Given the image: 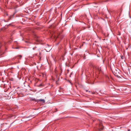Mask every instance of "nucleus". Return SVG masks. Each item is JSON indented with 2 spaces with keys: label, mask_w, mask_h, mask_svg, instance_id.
<instances>
[{
  "label": "nucleus",
  "mask_w": 131,
  "mask_h": 131,
  "mask_svg": "<svg viewBox=\"0 0 131 131\" xmlns=\"http://www.w3.org/2000/svg\"><path fill=\"white\" fill-rule=\"evenodd\" d=\"M41 85H42L41 84H40L39 85V86H41Z\"/></svg>",
  "instance_id": "10"
},
{
  "label": "nucleus",
  "mask_w": 131,
  "mask_h": 131,
  "mask_svg": "<svg viewBox=\"0 0 131 131\" xmlns=\"http://www.w3.org/2000/svg\"><path fill=\"white\" fill-rule=\"evenodd\" d=\"M33 101H35V102H42L43 103H44L45 102V101L44 99H39V100H36L34 99H33L32 100Z\"/></svg>",
  "instance_id": "3"
},
{
  "label": "nucleus",
  "mask_w": 131,
  "mask_h": 131,
  "mask_svg": "<svg viewBox=\"0 0 131 131\" xmlns=\"http://www.w3.org/2000/svg\"><path fill=\"white\" fill-rule=\"evenodd\" d=\"M35 49V48H33V49L34 50V49Z\"/></svg>",
  "instance_id": "11"
},
{
  "label": "nucleus",
  "mask_w": 131,
  "mask_h": 131,
  "mask_svg": "<svg viewBox=\"0 0 131 131\" xmlns=\"http://www.w3.org/2000/svg\"><path fill=\"white\" fill-rule=\"evenodd\" d=\"M89 83L91 84H94V83L91 82V83Z\"/></svg>",
  "instance_id": "9"
},
{
  "label": "nucleus",
  "mask_w": 131,
  "mask_h": 131,
  "mask_svg": "<svg viewBox=\"0 0 131 131\" xmlns=\"http://www.w3.org/2000/svg\"><path fill=\"white\" fill-rule=\"evenodd\" d=\"M98 70L99 71H100L101 70L100 69V68H99L98 67Z\"/></svg>",
  "instance_id": "8"
},
{
  "label": "nucleus",
  "mask_w": 131,
  "mask_h": 131,
  "mask_svg": "<svg viewBox=\"0 0 131 131\" xmlns=\"http://www.w3.org/2000/svg\"><path fill=\"white\" fill-rule=\"evenodd\" d=\"M4 21L5 22H6V21L5 20H4Z\"/></svg>",
  "instance_id": "12"
},
{
  "label": "nucleus",
  "mask_w": 131,
  "mask_h": 131,
  "mask_svg": "<svg viewBox=\"0 0 131 131\" xmlns=\"http://www.w3.org/2000/svg\"><path fill=\"white\" fill-rule=\"evenodd\" d=\"M11 19V16H10L9 17V18H8V20H10Z\"/></svg>",
  "instance_id": "7"
},
{
  "label": "nucleus",
  "mask_w": 131,
  "mask_h": 131,
  "mask_svg": "<svg viewBox=\"0 0 131 131\" xmlns=\"http://www.w3.org/2000/svg\"><path fill=\"white\" fill-rule=\"evenodd\" d=\"M89 66L93 67V68H95L96 69V67L92 63L90 62L89 63Z\"/></svg>",
  "instance_id": "4"
},
{
  "label": "nucleus",
  "mask_w": 131,
  "mask_h": 131,
  "mask_svg": "<svg viewBox=\"0 0 131 131\" xmlns=\"http://www.w3.org/2000/svg\"><path fill=\"white\" fill-rule=\"evenodd\" d=\"M119 70L117 69V70H115L113 73L115 75L118 77V75L119 73Z\"/></svg>",
  "instance_id": "2"
},
{
  "label": "nucleus",
  "mask_w": 131,
  "mask_h": 131,
  "mask_svg": "<svg viewBox=\"0 0 131 131\" xmlns=\"http://www.w3.org/2000/svg\"><path fill=\"white\" fill-rule=\"evenodd\" d=\"M104 128V126H103L102 123L101 121H100V124L99 125V128L98 129L99 131H101V130H103Z\"/></svg>",
  "instance_id": "1"
},
{
  "label": "nucleus",
  "mask_w": 131,
  "mask_h": 131,
  "mask_svg": "<svg viewBox=\"0 0 131 131\" xmlns=\"http://www.w3.org/2000/svg\"><path fill=\"white\" fill-rule=\"evenodd\" d=\"M35 37L37 38V39H36V41L39 42H41V40L38 39V38H39V37H38L37 36H36Z\"/></svg>",
  "instance_id": "6"
},
{
  "label": "nucleus",
  "mask_w": 131,
  "mask_h": 131,
  "mask_svg": "<svg viewBox=\"0 0 131 131\" xmlns=\"http://www.w3.org/2000/svg\"><path fill=\"white\" fill-rule=\"evenodd\" d=\"M120 34H119V35H120Z\"/></svg>",
  "instance_id": "13"
},
{
  "label": "nucleus",
  "mask_w": 131,
  "mask_h": 131,
  "mask_svg": "<svg viewBox=\"0 0 131 131\" xmlns=\"http://www.w3.org/2000/svg\"><path fill=\"white\" fill-rule=\"evenodd\" d=\"M22 57V56L21 55H19L15 57V59H20Z\"/></svg>",
  "instance_id": "5"
}]
</instances>
